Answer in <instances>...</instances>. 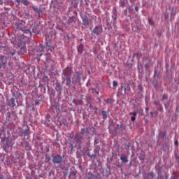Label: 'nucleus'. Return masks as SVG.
Segmentation results:
<instances>
[{"label":"nucleus","instance_id":"35","mask_svg":"<svg viewBox=\"0 0 179 179\" xmlns=\"http://www.w3.org/2000/svg\"><path fill=\"white\" fill-rule=\"evenodd\" d=\"M113 85L114 87H117V86H118V83H117V81L113 80Z\"/></svg>","mask_w":179,"mask_h":179},{"label":"nucleus","instance_id":"14","mask_svg":"<svg viewBox=\"0 0 179 179\" xmlns=\"http://www.w3.org/2000/svg\"><path fill=\"white\" fill-rule=\"evenodd\" d=\"M154 177H155V173L150 172L144 176V179H153Z\"/></svg>","mask_w":179,"mask_h":179},{"label":"nucleus","instance_id":"45","mask_svg":"<svg viewBox=\"0 0 179 179\" xmlns=\"http://www.w3.org/2000/svg\"><path fill=\"white\" fill-rule=\"evenodd\" d=\"M176 159L177 160L178 163H179V155L176 156Z\"/></svg>","mask_w":179,"mask_h":179},{"label":"nucleus","instance_id":"42","mask_svg":"<svg viewBox=\"0 0 179 179\" xmlns=\"http://www.w3.org/2000/svg\"><path fill=\"white\" fill-rule=\"evenodd\" d=\"M175 146H178V141L176 140L174 142Z\"/></svg>","mask_w":179,"mask_h":179},{"label":"nucleus","instance_id":"57","mask_svg":"<svg viewBox=\"0 0 179 179\" xmlns=\"http://www.w3.org/2000/svg\"><path fill=\"white\" fill-rule=\"evenodd\" d=\"M14 59H16V57H14Z\"/></svg>","mask_w":179,"mask_h":179},{"label":"nucleus","instance_id":"53","mask_svg":"<svg viewBox=\"0 0 179 179\" xmlns=\"http://www.w3.org/2000/svg\"><path fill=\"white\" fill-rule=\"evenodd\" d=\"M167 17H169V15H166L165 16V18L167 19Z\"/></svg>","mask_w":179,"mask_h":179},{"label":"nucleus","instance_id":"56","mask_svg":"<svg viewBox=\"0 0 179 179\" xmlns=\"http://www.w3.org/2000/svg\"><path fill=\"white\" fill-rule=\"evenodd\" d=\"M150 114L152 115L153 113H152V112H151V113H150Z\"/></svg>","mask_w":179,"mask_h":179},{"label":"nucleus","instance_id":"55","mask_svg":"<svg viewBox=\"0 0 179 179\" xmlns=\"http://www.w3.org/2000/svg\"><path fill=\"white\" fill-rule=\"evenodd\" d=\"M13 96H14V97H16V94H13Z\"/></svg>","mask_w":179,"mask_h":179},{"label":"nucleus","instance_id":"17","mask_svg":"<svg viewBox=\"0 0 179 179\" xmlns=\"http://www.w3.org/2000/svg\"><path fill=\"white\" fill-rule=\"evenodd\" d=\"M84 48L85 46L83 44L79 45L78 47V52H79V54H82L83 52Z\"/></svg>","mask_w":179,"mask_h":179},{"label":"nucleus","instance_id":"1","mask_svg":"<svg viewBox=\"0 0 179 179\" xmlns=\"http://www.w3.org/2000/svg\"><path fill=\"white\" fill-rule=\"evenodd\" d=\"M52 48L48 46V43H46V47H43L41 45L40 46L36 47V48L34 49V55L37 58H40L41 55H43V53L44 52V50L46 51H49V50H51Z\"/></svg>","mask_w":179,"mask_h":179},{"label":"nucleus","instance_id":"44","mask_svg":"<svg viewBox=\"0 0 179 179\" xmlns=\"http://www.w3.org/2000/svg\"><path fill=\"white\" fill-rule=\"evenodd\" d=\"M136 118H135V116H132L131 117V120L134 122V121H135Z\"/></svg>","mask_w":179,"mask_h":179},{"label":"nucleus","instance_id":"18","mask_svg":"<svg viewBox=\"0 0 179 179\" xmlns=\"http://www.w3.org/2000/svg\"><path fill=\"white\" fill-rule=\"evenodd\" d=\"M31 8L33 9V10H34V12H37L38 13H41V8H38L37 7H35L34 6H32Z\"/></svg>","mask_w":179,"mask_h":179},{"label":"nucleus","instance_id":"6","mask_svg":"<svg viewBox=\"0 0 179 179\" xmlns=\"http://www.w3.org/2000/svg\"><path fill=\"white\" fill-rule=\"evenodd\" d=\"M131 90V87L129 86V84H124L121 86L120 90H119L118 93H120V94H122V92H124V94H127V92H129Z\"/></svg>","mask_w":179,"mask_h":179},{"label":"nucleus","instance_id":"15","mask_svg":"<svg viewBox=\"0 0 179 179\" xmlns=\"http://www.w3.org/2000/svg\"><path fill=\"white\" fill-rule=\"evenodd\" d=\"M76 174H78V171H76L70 172L69 176V179L76 178Z\"/></svg>","mask_w":179,"mask_h":179},{"label":"nucleus","instance_id":"5","mask_svg":"<svg viewBox=\"0 0 179 179\" xmlns=\"http://www.w3.org/2000/svg\"><path fill=\"white\" fill-rule=\"evenodd\" d=\"M72 72V68L67 66L63 71L62 78H71Z\"/></svg>","mask_w":179,"mask_h":179},{"label":"nucleus","instance_id":"16","mask_svg":"<svg viewBox=\"0 0 179 179\" xmlns=\"http://www.w3.org/2000/svg\"><path fill=\"white\" fill-rule=\"evenodd\" d=\"M120 160L122 162V163H128V157H127L125 155H123L120 157Z\"/></svg>","mask_w":179,"mask_h":179},{"label":"nucleus","instance_id":"59","mask_svg":"<svg viewBox=\"0 0 179 179\" xmlns=\"http://www.w3.org/2000/svg\"><path fill=\"white\" fill-rule=\"evenodd\" d=\"M0 170H1V167H0Z\"/></svg>","mask_w":179,"mask_h":179},{"label":"nucleus","instance_id":"3","mask_svg":"<svg viewBox=\"0 0 179 179\" xmlns=\"http://www.w3.org/2000/svg\"><path fill=\"white\" fill-rule=\"evenodd\" d=\"M8 65V57L1 55H0V69H5Z\"/></svg>","mask_w":179,"mask_h":179},{"label":"nucleus","instance_id":"52","mask_svg":"<svg viewBox=\"0 0 179 179\" xmlns=\"http://www.w3.org/2000/svg\"><path fill=\"white\" fill-rule=\"evenodd\" d=\"M145 110L148 111L149 110V108H145Z\"/></svg>","mask_w":179,"mask_h":179},{"label":"nucleus","instance_id":"10","mask_svg":"<svg viewBox=\"0 0 179 179\" xmlns=\"http://www.w3.org/2000/svg\"><path fill=\"white\" fill-rule=\"evenodd\" d=\"M158 179H167L169 178V175L166 172H159L158 173Z\"/></svg>","mask_w":179,"mask_h":179},{"label":"nucleus","instance_id":"54","mask_svg":"<svg viewBox=\"0 0 179 179\" xmlns=\"http://www.w3.org/2000/svg\"><path fill=\"white\" fill-rule=\"evenodd\" d=\"M96 94H99V91H96Z\"/></svg>","mask_w":179,"mask_h":179},{"label":"nucleus","instance_id":"41","mask_svg":"<svg viewBox=\"0 0 179 179\" xmlns=\"http://www.w3.org/2000/svg\"><path fill=\"white\" fill-rule=\"evenodd\" d=\"M81 134H86V129H81Z\"/></svg>","mask_w":179,"mask_h":179},{"label":"nucleus","instance_id":"36","mask_svg":"<svg viewBox=\"0 0 179 179\" xmlns=\"http://www.w3.org/2000/svg\"><path fill=\"white\" fill-rule=\"evenodd\" d=\"M162 99L163 100H167V94H164L163 96H162Z\"/></svg>","mask_w":179,"mask_h":179},{"label":"nucleus","instance_id":"13","mask_svg":"<svg viewBox=\"0 0 179 179\" xmlns=\"http://www.w3.org/2000/svg\"><path fill=\"white\" fill-rule=\"evenodd\" d=\"M8 106H10V107H12L13 108V107L16 106V103H15V98L14 97L11 98L9 100Z\"/></svg>","mask_w":179,"mask_h":179},{"label":"nucleus","instance_id":"47","mask_svg":"<svg viewBox=\"0 0 179 179\" xmlns=\"http://www.w3.org/2000/svg\"><path fill=\"white\" fill-rule=\"evenodd\" d=\"M85 134H89V128L85 129Z\"/></svg>","mask_w":179,"mask_h":179},{"label":"nucleus","instance_id":"33","mask_svg":"<svg viewBox=\"0 0 179 179\" xmlns=\"http://www.w3.org/2000/svg\"><path fill=\"white\" fill-rule=\"evenodd\" d=\"M45 125H47V127H50V120H46L45 122Z\"/></svg>","mask_w":179,"mask_h":179},{"label":"nucleus","instance_id":"27","mask_svg":"<svg viewBox=\"0 0 179 179\" xmlns=\"http://www.w3.org/2000/svg\"><path fill=\"white\" fill-rule=\"evenodd\" d=\"M46 61H48V62H50V61H51V55H50V54L46 55Z\"/></svg>","mask_w":179,"mask_h":179},{"label":"nucleus","instance_id":"51","mask_svg":"<svg viewBox=\"0 0 179 179\" xmlns=\"http://www.w3.org/2000/svg\"><path fill=\"white\" fill-rule=\"evenodd\" d=\"M92 107H93V106H92V103H90V108H92Z\"/></svg>","mask_w":179,"mask_h":179},{"label":"nucleus","instance_id":"58","mask_svg":"<svg viewBox=\"0 0 179 179\" xmlns=\"http://www.w3.org/2000/svg\"><path fill=\"white\" fill-rule=\"evenodd\" d=\"M132 164V163H130V166Z\"/></svg>","mask_w":179,"mask_h":179},{"label":"nucleus","instance_id":"43","mask_svg":"<svg viewBox=\"0 0 179 179\" xmlns=\"http://www.w3.org/2000/svg\"><path fill=\"white\" fill-rule=\"evenodd\" d=\"M113 20H117V14H115V16H113Z\"/></svg>","mask_w":179,"mask_h":179},{"label":"nucleus","instance_id":"19","mask_svg":"<svg viewBox=\"0 0 179 179\" xmlns=\"http://www.w3.org/2000/svg\"><path fill=\"white\" fill-rule=\"evenodd\" d=\"M108 115V113L106 111H104V110L102 111V117L103 120H107Z\"/></svg>","mask_w":179,"mask_h":179},{"label":"nucleus","instance_id":"21","mask_svg":"<svg viewBox=\"0 0 179 179\" xmlns=\"http://www.w3.org/2000/svg\"><path fill=\"white\" fill-rule=\"evenodd\" d=\"M159 138H164V136H166V132L159 131Z\"/></svg>","mask_w":179,"mask_h":179},{"label":"nucleus","instance_id":"31","mask_svg":"<svg viewBox=\"0 0 179 179\" xmlns=\"http://www.w3.org/2000/svg\"><path fill=\"white\" fill-rule=\"evenodd\" d=\"M106 103H107L108 104H111V103H113V99H108L106 101Z\"/></svg>","mask_w":179,"mask_h":179},{"label":"nucleus","instance_id":"8","mask_svg":"<svg viewBox=\"0 0 179 179\" xmlns=\"http://www.w3.org/2000/svg\"><path fill=\"white\" fill-rule=\"evenodd\" d=\"M62 162V157L59 155H55L53 157L52 163L54 164H59Z\"/></svg>","mask_w":179,"mask_h":179},{"label":"nucleus","instance_id":"37","mask_svg":"<svg viewBox=\"0 0 179 179\" xmlns=\"http://www.w3.org/2000/svg\"><path fill=\"white\" fill-rule=\"evenodd\" d=\"M129 115H133V117H136V112H134V113L131 112L129 113Z\"/></svg>","mask_w":179,"mask_h":179},{"label":"nucleus","instance_id":"23","mask_svg":"<svg viewBox=\"0 0 179 179\" xmlns=\"http://www.w3.org/2000/svg\"><path fill=\"white\" fill-rule=\"evenodd\" d=\"M20 52H21L22 55H24V53H26V48L25 47L21 48Z\"/></svg>","mask_w":179,"mask_h":179},{"label":"nucleus","instance_id":"29","mask_svg":"<svg viewBox=\"0 0 179 179\" xmlns=\"http://www.w3.org/2000/svg\"><path fill=\"white\" fill-rule=\"evenodd\" d=\"M148 23L149 24H151V26H153V24H155V22L151 18L148 19Z\"/></svg>","mask_w":179,"mask_h":179},{"label":"nucleus","instance_id":"38","mask_svg":"<svg viewBox=\"0 0 179 179\" xmlns=\"http://www.w3.org/2000/svg\"><path fill=\"white\" fill-rule=\"evenodd\" d=\"M76 76L77 79L78 80V82H80V79H81L80 75L77 74Z\"/></svg>","mask_w":179,"mask_h":179},{"label":"nucleus","instance_id":"46","mask_svg":"<svg viewBox=\"0 0 179 179\" xmlns=\"http://www.w3.org/2000/svg\"><path fill=\"white\" fill-rule=\"evenodd\" d=\"M171 179H178V176H172Z\"/></svg>","mask_w":179,"mask_h":179},{"label":"nucleus","instance_id":"40","mask_svg":"<svg viewBox=\"0 0 179 179\" xmlns=\"http://www.w3.org/2000/svg\"><path fill=\"white\" fill-rule=\"evenodd\" d=\"M122 127H124V124H121L120 126V124H117V129H120V128H122Z\"/></svg>","mask_w":179,"mask_h":179},{"label":"nucleus","instance_id":"28","mask_svg":"<svg viewBox=\"0 0 179 179\" xmlns=\"http://www.w3.org/2000/svg\"><path fill=\"white\" fill-rule=\"evenodd\" d=\"M155 106H159L162 110H163V108H162V104H160V102L159 101H157L155 102Z\"/></svg>","mask_w":179,"mask_h":179},{"label":"nucleus","instance_id":"20","mask_svg":"<svg viewBox=\"0 0 179 179\" xmlns=\"http://www.w3.org/2000/svg\"><path fill=\"white\" fill-rule=\"evenodd\" d=\"M73 22H75V17H71L70 18H69L67 23L68 24H71V23H73Z\"/></svg>","mask_w":179,"mask_h":179},{"label":"nucleus","instance_id":"2","mask_svg":"<svg viewBox=\"0 0 179 179\" xmlns=\"http://www.w3.org/2000/svg\"><path fill=\"white\" fill-rule=\"evenodd\" d=\"M22 23H26L25 22L21 21L19 24H17V29L21 30V31H23L25 34H31V32L30 31V29L29 27H23L22 26Z\"/></svg>","mask_w":179,"mask_h":179},{"label":"nucleus","instance_id":"32","mask_svg":"<svg viewBox=\"0 0 179 179\" xmlns=\"http://www.w3.org/2000/svg\"><path fill=\"white\" fill-rule=\"evenodd\" d=\"M176 115H178V114H179V105L178 104L176 106Z\"/></svg>","mask_w":179,"mask_h":179},{"label":"nucleus","instance_id":"25","mask_svg":"<svg viewBox=\"0 0 179 179\" xmlns=\"http://www.w3.org/2000/svg\"><path fill=\"white\" fill-rule=\"evenodd\" d=\"M22 3H23V5H25V6H29V4L30 3L27 0H22Z\"/></svg>","mask_w":179,"mask_h":179},{"label":"nucleus","instance_id":"48","mask_svg":"<svg viewBox=\"0 0 179 179\" xmlns=\"http://www.w3.org/2000/svg\"><path fill=\"white\" fill-rule=\"evenodd\" d=\"M15 2H17V3L19 4V3H20L21 0H15Z\"/></svg>","mask_w":179,"mask_h":179},{"label":"nucleus","instance_id":"30","mask_svg":"<svg viewBox=\"0 0 179 179\" xmlns=\"http://www.w3.org/2000/svg\"><path fill=\"white\" fill-rule=\"evenodd\" d=\"M159 73H157V71H156V70H155V71H154V78H159Z\"/></svg>","mask_w":179,"mask_h":179},{"label":"nucleus","instance_id":"49","mask_svg":"<svg viewBox=\"0 0 179 179\" xmlns=\"http://www.w3.org/2000/svg\"><path fill=\"white\" fill-rule=\"evenodd\" d=\"M21 145H27V142H23L21 143Z\"/></svg>","mask_w":179,"mask_h":179},{"label":"nucleus","instance_id":"50","mask_svg":"<svg viewBox=\"0 0 179 179\" xmlns=\"http://www.w3.org/2000/svg\"><path fill=\"white\" fill-rule=\"evenodd\" d=\"M135 10H136V12H138V6L135 7Z\"/></svg>","mask_w":179,"mask_h":179},{"label":"nucleus","instance_id":"4","mask_svg":"<svg viewBox=\"0 0 179 179\" xmlns=\"http://www.w3.org/2000/svg\"><path fill=\"white\" fill-rule=\"evenodd\" d=\"M13 141V140L12 138H6V140L4 141L5 143H4V145L3 146V149L7 151L8 148H12V146H13V143H12Z\"/></svg>","mask_w":179,"mask_h":179},{"label":"nucleus","instance_id":"24","mask_svg":"<svg viewBox=\"0 0 179 179\" xmlns=\"http://www.w3.org/2000/svg\"><path fill=\"white\" fill-rule=\"evenodd\" d=\"M8 55H11L13 57H15V55H16V50H13L11 52H8Z\"/></svg>","mask_w":179,"mask_h":179},{"label":"nucleus","instance_id":"34","mask_svg":"<svg viewBox=\"0 0 179 179\" xmlns=\"http://www.w3.org/2000/svg\"><path fill=\"white\" fill-rule=\"evenodd\" d=\"M99 142H100V140H99V138H96L94 139V145L99 144Z\"/></svg>","mask_w":179,"mask_h":179},{"label":"nucleus","instance_id":"12","mask_svg":"<svg viewBox=\"0 0 179 179\" xmlns=\"http://www.w3.org/2000/svg\"><path fill=\"white\" fill-rule=\"evenodd\" d=\"M55 90L56 92H59V93H61V92H62V87L61 86V84L59 83H56Z\"/></svg>","mask_w":179,"mask_h":179},{"label":"nucleus","instance_id":"7","mask_svg":"<svg viewBox=\"0 0 179 179\" xmlns=\"http://www.w3.org/2000/svg\"><path fill=\"white\" fill-rule=\"evenodd\" d=\"M92 33L95 36H100L101 33H103V27L101 26H96L93 30H92Z\"/></svg>","mask_w":179,"mask_h":179},{"label":"nucleus","instance_id":"22","mask_svg":"<svg viewBox=\"0 0 179 179\" xmlns=\"http://www.w3.org/2000/svg\"><path fill=\"white\" fill-rule=\"evenodd\" d=\"M22 134L23 135H24V136H26V135H29V134H30V130H29V129H27L22 131Z\"/></svg>","mask_w":179,"mask_h":179},{"label":"nucleus","instance_id":"39","mask_svg":"<svg viewBox=\"0 0 179 179\" xmlns=\"http://www.w3.org/2000/svg\"><path fill=\"white\" fill-rule=\"evenodd\" d=\"M176 13V10H173L171 13V16H175Z\"/></svg>","mask_w":179,"mask_h":179},{"label":"nucleus","instance_id":"11","mask_svg":"<svg viewBox=\"0 0 179 179\" xmlns=\"http://www.w3.org/2000/svg\"><path fill=\"white\" fill-rule=\"evenodd\" d=\"M63 79V83H65L66 85V86H71V77H62Z\"/></svg>","mask_w":179,"mask_h":179},{"label":"nucleus","instance_id":"9","mask_svg":"<svg viewBox=\"0 0 179 179\" xmlns=\"http://www.w3.org/2000/svg\"><path fill=\"white\" fill-rule=\"evenodd\" d=\"M83 24V26H89L90 24V20L86 15L82 16Z\"/></svg>","mask_w":179,"mask_h":179},{"label":"nucleus","instance_id":"26","mask_svg":"<svg viewBox=\"0 0 179 179\" xmlns=\"http://www.w3.org/2000/svg\"><path fill=\"white\" fill-rule=\"evenodd\" d=\"M139 159L141 160H143V162L145 160V153H141L139 156Z\"/></svg>","mask_w":179,"mask_h":179}]
</instances>
